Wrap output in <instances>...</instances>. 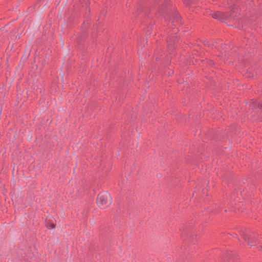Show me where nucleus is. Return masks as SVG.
I'll return each mask as SVG.
<instances>
[{
	"mask_svg": "<svg viewBox=\"0 0 262 262\" xmlns=\"http://www.w3.org/2000/svg\"><path fill=\"white\" fill-rule=\"evenodd\" d=\"M47 225L48 227L51 229L54 228L55 227V225L53 222V220L51 218L48 219L47 221Z\"/></svg>",
	"mask_w": 262,
	"mask_h": 262,
	"instance_id": "3",
	"label": "nucleus"
},
{
	"mask_svg": "<svg viewBox=\"0 0 262 262\" xmlns=\"http://www.w3.org/2000/svg\"><path fill=\"white\" fill-rule=\"evenodd\" d=\"M97 203L101 208H105L111 204V196L107 192H102L99 194L97 199Z\"/></svg>",
	"mask_w": 262,
	"mask_h": 262,
	"instance_id": "1",
	"label": "nucleus"
},
{
	"mask_svg": "<svg viewBox=\"0 0 262 262\" xmlns=\"http://www.w3.org/2000/svg\"><path fill=\"white\" fill-rule=\"evenodd\" d=\"M243 238L247 242V243L250 246H252V241H254V239L252 238V237L249 236L248 235L244 234Z\"/></svg>",
	"mask_w": 262,
	"mask_h": 262,
	"instance_id": "2",
	"label": "nucleus"
},
{
	"mask_svg": "<svg viewBox=\"0 0 262 262\" xmlns=\"http://www.w3.org/2000/svg\"><path fill=\"white\" fill-rule=\"evenodd\" d=\"M219 14V13H217V14H214V15L213 16V17L214 18H215L218 19V18H219V16H218Z\"/></svg>",
	"mask_w": 262,
	"mask_h": 262,
	"instance_id": "4",
	"label": "nucleus"
}]
</instances>
